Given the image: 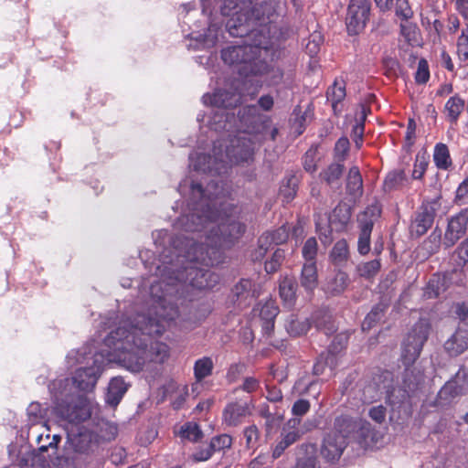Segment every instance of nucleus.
I'll return each mask as SVG.
<instances>
[{
    "mask_svg": "<svg viewBox=\"0 0 468 468\" xmlns=\"http://www.w3.org/2000/svg\"><path fill=\"white\" fill-rule=\"evenodd\" d=\"M381 267L380 261L376 259L357 266V271L361 277L370 279L377 275Z\"/></svg>",
    "mask_w": 468,
    "mask_h": 468,
    "instance_id": "45",
    "label": "nucleus"
},
{
    "mask_svg": "<svg viewBox=\"0 0 468 468\" xmlns=\"http://www.w3.org/2000/svg\"><path fill=\"white\" fill-rule=\"evenodd\" d=\"M312 320L318 331L330 335L336 331L333 315L327 310H318L312 315Z\"/></svg>",
    "mask_w": 468,
    "mask_h": 468,
    "instance_id": "21",
    "label": "nucleus"
},
{
    "mask_svg": "<svg viewBox=\"0 0 468 468\" xmlns=\"http://www.w3.org/2000/svg\"><path fill=\"white\" fill-rule=\"evenodd\" d=\"M27 412L29 417V420L32 422H38L39 420L45 419L47 410L44 409L40 403L32 402L27 407Z\"/></svg>",
    "mask_w": 468,
    "mask_h": 468,
    "instance_id": "51",
    "label": "nucleus"
},
{
    "mask_svg": "<svg viewBox=\"0 0 468 468\" xmlns=\"http://www.w3.org/2000/svg\"><path fill=\"white\" fill-rule=\"evenodd\" d=\"M68 378L52 381L48 388L54 399V411L62 420L69 423H80L90 417V409L82 396H74L68 387Z\"/></svg>",
    "mask_w": 468,
    "mask_h": 468,
    "instance_id": "6",
    "label": "nucleus"
},
{
    "mask_svg": "<svg viewBox=\"0 0 468 468\" xmlns=\"http://www.w3.org/2000/svg\"><path fill=\"white\" fill-rule=\"evenodd\" d=\"M337 366V357L330 352H323L316 359L313 367V374L320 376L324 374L325 368L329 367L331 369Z\"/></svg>",
    "mask_w": 468,
    "mask_h": 468,
    "instance_id": "34",
    "label": "nucleus"
},
{
    "mask_svg": "<svg viewBox=\"0 0 468 468\" xmlns=\"http://www.w3.org/2000/svg\"><path fill=\"white\" fill-rule=\"evenodd\" d=\"M344 169L345 166L342 163V160H339L329 165L320 173L319 176L321 180L324 181L327 185L332 186L340 180Z\"/></svg>",
    "mask_w": 468,
    "mask_h": 468,
    "instance_id": "29",
    "label": "nucleus"
},
{
    "mask_svg": "<svg viewBox=\"0 0 468 468\" xmlns=\"http://www.w3.org/2000/svg\"><path fill=\"white\" fill-rule=\"evenodd\" d=\"M370 9V0H350L346 17L349 35H357L365 28L369 20Z\"/></svg>",
    "mask_w": 468,
    "mask_h": 468,
    "instance_id": "8",
    "label": "nucleus"
},
{
    "mask_svg": "<svg viewBox=\"0 0 468 468\" xmlns=\"http://www.w3.org/2000/svg\"><path fill=\"white\" fill-rule=\"evenodd\" d=\"M350 217V208L346 205L338 206L333 211V218H341L342 224H346Z\"/></svg>",
    "mask_w": 468,
    "mask_h": 468,
    "instance_id": "63",
    "label": "nucleus"
},
{
    "mask_svg": "<svg viewBox=\"0 0 468 468\" xmlns=\"http://www.w3.org/2000/svg\"><path fill=\"white\" fill-rule=\"evenodd\" d=\"M284 3L282 1H263L252 5L251 2L244 0H224L221 14L229 16L226 27L230 36L244 37L252 35L260 38V32L265 33L271 38L272 24L276 23L284 12Z\"/></svg>",
    "mask_w": 468,
    "mask_h": 468,
    "instance_id": "3",
    "label": "nucleus"
},
{
    "mask_svg": "<svg viewBox=\"0 0 468 468\" xmlns=\"http://www.w3.org/2000/svg\"><path fill=\"white\" fill-rule=\"evenodd\" d=\"M310 408L311 404L307 399H300L293 403L292 413L295 417H302L310 410Z\"/></svg>",
    "mask_w": 468,
    "mask_h": 468,
    "instance_id": "62",
    "label": "nucleus"
},
{
    "mask_svg": "<svg viewBox=\"0 0 468 468\" xmlns=\"http://www.w3.org/2000/svg\"><path fill=\"white\" fill-rule=\"evenodd\" d=\"M429 165V156L425 154H418L415 158L413 170L411 174L412 179L420 180Z\"/></svg>",
    "mask_w": 468,
    "mask_h": 468,
    "instance_id": "44",
    "label": "nucleus"
},
{
    "mask_svg": "<svg viewBox=\"0 0 468 468\" xmlns=\"http://www.w3.org/2000/svg\"><path fill=\"white\" fill-rule=\"evenodd\" d=\"M145 318L139 316L137 324L123 321L105 338L110 347V360L132 372H140L147 363L163 364L169 357V347L163 342H150L154 335H145L140 326Z\"/></svg>",
    "mask_w": 468,
    "mask_h": 468,
    "instance_id": "2",
    "label": "nucleus"
},
{
    "mask_svg": "<svg viewBox=\"0 0 468 468\" xmlns=\"http://www.w3.org/2000/svg\"><path fill=\"white\" fill-rule=\"evenodd\" d=\"M213 369V361L208 356L197 359L194 366V374L197 380L200 381L211 375Z\"/></svg>",
    "mask_w": 468,
    "mask_h": 468,
    "instance_id": "40",
    "label": "nucleus"
},
{
    "mask_svg": "<svg viewBox=\"0 0 468 468\" xmlns=\"http://www.w3.org/2000/svg\"><path fill=\"white\" fill-rule=\"evenodd\" d=\"M254 148L251 138L243 134L232 142L231 147L227 150V154L231 161L245 162L252 156Z\"/></svg>",
    "mask_w": 468,
    "mask_h": 468,
    "instance_id": "12",
    "label": "nucleus"
},
{
    "mask_svg": "<svg viewBox=\"0 0 468 468\" xmlns=\"http://www.w3.org/2000/svg\"><path fill=\"white\" fill-rule=\"evenodd\" d=\"M284 251L281 249H277L270 261H267L265 262V271L268 272V273H273L275 271H278V269L280 268L282 262L284 260Z\"/></svg>",
    "mask_w": 468,
    "mask_h": 468,
    "instance_id": "50",
    "label": "nucleus"
},
{
    "mask_svg": "<svg viewBox=\"0 0 468 468\" xmlns=\"http://www.w3.org/2000/svg\"><path fill=\"white\" fill-rule=\"evenodd\" d=\"M300 282L301 285L306 291H313L314 288H316L318 284L316 261L304 262L302 269Z\"/></svg>",
    "mask_w": 468,
    "mask_h": 468,
    "instance_id": "25",
    "label": "nucleus"
},
{
    "mask_svg": "<svg viewBox=\"0 0 468 468\" xmlns=\"http://www.w3.org/2000/svg\"><path fill=\"white\" fill-rule=\"evenodd\" d=\"M261 64L263 66L261 72L252 73L251 76H261L269 85L280 84L283 78L282 70L271 65H269L263 56L261 58Z\"/></svg>",
    "mask_w": 468,
    "mask_h": 468,
    "instance_id": "27",
    "label": "nucleus"
},
{
    "mask_svg": "<svg viewBox=\"0 0 468 468\" xmlns=\"http://www.w3.org/2000/svg\"><path fill=\"white\" fill-rule=\"evenodd\" d=\"M323 39L319 33H314L310 36L309 40L305 46L307 53L313 57L317 54Z\"/></svg>",
    "mask_w": 468,
    "mask_h": 468,
    "instance_id": "59",
    "label": "nucleus"
},
{
    "mask_svg": "<svg viewBox=\"0 0 468 468\" xmlns=\"http://www.w3.org/2000/svg\"><path fill=\"white\" fill-rule=\"evenodd\" d=\"M381 214V207L378 203H374L366 207V209L359 215L358 222L360 228L368 227L372 230L375 222L379 218Z\"/></svg>",
    "mask_w": 468,
    "mask_h": 468,
    "instance_id": "30",
    "label": "nucleus"
},
{
    "mask_svg": "<svg viewBox=\"0 0 468 468\" xmlns=\"http://www.w3.org/2000/svg\"><path fill=\"white\" fill-rule=\"evenodd\" d=\"M247 37L250 43L228 47L221 51L223 61L242 77L261 72L263 67L261 58L268 53L269 48V36L265 33L260 32V38L252 35Z\"/></svg>",
    "mask_w": 468,
    "mask_h": 468,
    "instance_id": "5",
    "label": "nucleus"
},
{
    "mask_svg": "<svg viewBox=\"0 0 468 468\" xmlns=\"http://www.w3.org/2000/svg\"><path fill=\"white\" fill-rule=\"evenodd\" d=\"M182 433L192 441H197L202 437V431L196 423H186L182 427Z\"/></svg>",
    "mask_w": 468,
    "mask_h": 468,
    "instance_id": "54",
    "label": "nucleus"
},
{
    "mask_svg": "<svg viewBox=\"0 0 468 468\" xmlns=\"http://www.w3.org/2000/svg\"><path fill=\"white\" fill-rule=\"evenodd\" d=\"M289 238V230L285 226H282L272 232H267L261 236V242L263 244H282Z\"/></svg>",
    "mask_w": 468,
    "mask_h": 468,
    "instance_id": "37",
    "label": "nucleus"
},
{
    "mask_svg": "<svg viewBox=\"0 0 468 468\" xmlns=\"http://www.w3.org/2000/svg\"><path fill=\"white\" fill-rule=\"evenodd\" d=\"M467 224L468 208H463L449 219L442 240L443 245L446 248L453 246L465 234Z\"/></svg>",
    "mask_w": 468,
    "mask_h": 468,
    "instance_id": "11",
    "label": "nucleus"
},
{
    "mask_svg": "<svg viewBox=\"0 0 468 468\" xmlns=\"http://www.w3.org/2000/svg\"><path fill=\"white\" fill-rule=\"evenodd\" d=\"M139 316H144L145 322L140 323V326L145 328V335L160 336L165 330V323L175 321L179 316L177 307L159 297L156 303L153 305L146 316L144 314H137L133 321L128 323L137 324Z\"/></svg>",
    "mask_w": 468,
    "mask_h": 468,
    "instance_id": "7",
    "label": "nucleus"
},
{
    "mask_svg": "<svg viewBox=\"0 0 468 468\" xmlns=\"http://www.w3.org/2000/svg\"><path fill=\"white\" fill-rule=\"evenodd\" d=\"M300 421L301 420L298 418H293L288 420L287 426L292 430L291 431L287 430L286 428H283L282 439L273 449V458H279L285 451V449H287L290 445H292L301 438L303 432H301L300 430L296 429V426L300 424Z\"/></svg>",
    "mask_w": 468,
    "mask_h": 468,
    "instance_id": "14",
    "label": "nucleus"
},
{
    "mask_svg": "<svg viewBox=\"0 0 468 468\" xmlns=\"http://www.w3.org/2000/svg\"><path fill=\"white\" fill-rule=\"evenodd\" d=\"M346 441L335 433H328L324 439L321 454L329 462L338 460L342 455Z\"/></svg>",
    "mask_w": 468,
    "mask_h": 468,
    "instance_id": "16",
    "label": "nucleus"
},
{
    "mask_svg": "<svg viewBox=\"0 0 468 468\" xmlns=\"http://www.w3.org/2000/svg\"><path fill=\"white\" fill-rule=\"evenodd\" d=\"M387 306L383 303L374 306L362 323L363 331L370 330L378 322H379L383 318Z\"/></svg>",
    "mask_w": 468,
    "mask_h": 468,
    "instance_id": "38",
    "label": "nucleus"
},
{
    "mask_svg": "<svg viewBox=\"0 0 468 468\" xmlns=\"http://www.w3.org/2000/svg\"><path fill=\"white\" fill-rule=\"evenodd\" d=\"M279 313L278 307L274 302L269 301L265 303L260 310V317L262 322V330L270 335L274 329V319Z\"/></svg>",
    "mask_w": 468,
    "mask_h": 468,
    "instance_id": "23",
    "label": "nucleus"
},
{
    "mask_svg": "<svg viewBox=\"0 0 468 468\" xmlns=\"http://www.w3.org/2000/svg\"><path fill=\"white\" fill-rule=\"evenodd\" d=\"M250 414L247 402L235 401L229 403L223 411V420L228 426H237Z\"/></svg>",
    "mask_w": 468,
    "mask_h": 468,
    "instance_id": "18",
    "label": "nucleus"
},
{
    "mask_svg": "<svg viewBox=\"0 0 468 468\" xmlns=\"http://www.w3.org/2000/svg\"><path fill=\"white\" fill-rule=\"evenodd\" d=\"M455 202L459 205L468 204V174L456 190Z\"/></svg>",
    "mask_w": 468,
    "mask_h": 468,
    "instance_id": "60",
    "label": "nucleus"
},
{
    "mask_svg": "<svg viewBox=\"0 0 468 468\" xmlns=\"http://www.w3.org/2000/svg\"><path fill=\"white\" fill-rule=\"evenodd\" d=\"M371 229L367 226L361 228L357 241V250L361 255H366L370 250V235Z\"/></svg>",
    "mask_w": 468,
    "mask_h": 468,
    "instance_id": "48",
    "label": "nucleus"
},
{
    "mask_svg": "<svg viewBox=\"0 0 468 468\" xmlns=\"http://www.w3.org/2000/svg\"><path fill=\"white\" fill-rule=\"evenodd\" d=\"M431 324L426 319H420L409 332L402 346L401 361L405 366L402 373V383L399 396H395L394 390L388 391L387 400L391 405L401 404L408 398L414 396L424 383V374L420 367L415 365L422 347L429 337Z\"/></svg>",
    "mask_w": 468,
    "mask_h": 468,
    "instance_id": "4",
    "label": "nucleus"
},
{
    "mask_svg": "<svg viewBox=\"0 0 468 468\" xmlns=\"http://www.w3.org/2000/svg\"><path fill=\"white\" fill-rule=\"evenodd\" d=\"M100 377L99 367H89L79 368L72 377L71 382L82 391H91Z\"/></svg>",
    "mask_w": 468,
    "mask_h": 468,
    "instance_id": "15",
    "label": "nucleus"
},
{
    "mask_svg": "<svg viewBox=\"0 0 468 468\" xmlns=\"http://www.w3.org/2000/svg\"><path fill=\"white\" fill-rule=\"evenodd\" d=\"M430 79V71L428 62L421 58L418 63V69L415 74V80L419 84L426 83Z\"/></svg>",
    "mask_w": 468,
    "mask_h": 468,
    "instance_id": "55",
    "label": "nucleus"
},
{
    "mask_svg": "<svg viewBox=\"0 0 468 468\" xmlns=\"http://www.w3.org/2000/svg\"><path fill=\"white\" fill-rule=\"evenodd\" d=\"M127 388L128 386L122 377L112 378L108 387L107 402L112 406L118 405L127 391Z\"/></svg>",
    "mask_w": 468,
    "mask_h": 468,
    "instance_id": "24",
    "label": "nucleus"
},
{
    "mask_svg": "<svg viewBox=\"0 0 468 468\" xmlns=\"http://www.w3.org/2000/svg\"><path fill=\"white\" fill-rule=\"evenodd\" d=\"M302 254L305 262L315 261L317 255V241L315 238H309L302 249Z\"/></svg>",
    "mask_w": 468,
    "mask_h": 468,
    "instance_id": "49",
    "label": "nucleus"
},
{
    "mask_svg": "<svg viewBox=\"0 0 468 468\" xmlns=\"http://www.w3.org/2000/svg\"><path fill=\"white\" fill-rule=\"evenodd\" d=\"M210 448L215 452L230 448L232 444V438L228 434H221L211 439Z\"/></svg>",
    "mask_w": 468,
    "mask_h": 468,
    "instance_id": "52",
    "label": "nucleus"
},
{
    "mask_svg": "<svg viewBox=\"0 0 468 468\" xmlns=\"http://www.w3.org/2000/svg\"><path fill=\"white\" fill-rule=\"evenodd\" d=\"M253 282L249 279H241L232 289L233 294L239 299H247L254 297L255 292L252 290Z\"/></svg>",
    "mask_w": 468,
    "mask_h": 468,
    "instance_id": "43",
    "label": "nucleus"
},
{
    "mask_svg": "<svg viewBox=\"0 0 468 468\" xmlns=\"http://www.w3.org/2000/svg\"><path fill=\"white\" fill-rule=\"evenodd\" d=\"M395 13L397 16L403 20H408L413 15L408 0H396Z\"/></svg>",
    "mask_w": 468,
    "mask_h": 468,
    "instance_id": "56",
    "label": "nucleus"
},
{
    "mask_svg": "<svg viewBox=\"0 0 468 468\" xmlns=\"http://www.w3.org/2000/svg\"><path fill=\"white\" fill-rule=\"evenodd\" d=\"M440 199L441 196L437 195L431 200L422 203L420 211L417 214L416 218L410 227L412 236L420 237L431 227L436 213L441 208Z\"/></svg>",
    "mask_w": 468,
    "mask_h": 468,
    "instance_id": "9",
    "label": "nucleus"
},
{
    "mask_svg": "<svg viewBox=\"0 0 468 468\" xmlns=\"http://www.w3.org/2000/svg\"><path fill=\"white\" fill-rule=\"evenodd\" d=\"M468 391V370L461 367L455 376L447 381L438 393L440 400L451 402L457 397L466 394Z\"/></svg>",
    "mask_w": 468,
    "mask_h": 468,
    "instance_id": "10",
    "label": "nucleus"
},
{
    "mask_svg": "<svg viewBox=\"0 0 468 468\" xmlns=\"http://www.w3.org/2000/svg\"><path fill=\"white\" fill-rule=\"evenodd\" d=\"M348 342V335L345 333L336 335L333 342L329 346L327 352L336 356L344 348H346Z\"/></svg>",
    "mask_w": 468,
    "mask_h": 468,
    "instance_id": "53",
    "label": "nucleus"
},
{
    "mask_svg": "<svg viewBox=\"0 0 468 468\" xmlns=\"http://www.w3.org/2000/svg\"><path fill=\"white\" fill-rule=\"evenodd\" d=\"M356 423L352 417L348 415H340L335 419L334 431L338 437L346 439L356 431Z\"/></svg>",
    "mask_w": 468,
    "mask_h": 468,
    "instance_id": "22",
    "label": "nucleus"
},
{
    "mask_svg": "<svg viewBox=\"0 0 468 468\" xmlns=\"http://www.w3.org/2000/svg\"><path fill=\"white\" fill-rule=\"evenodd\" d=\"M450 280L449 274H433L426 285L425 295L428 298L439 297L448 289Z\"/></svg>",
    "mask_w": 468,
    "mask_h": 468,
    "instance_id": "20",
    "label": "nucleus"
},
{
    "mask_svg": "<svg viewBox=\"0 0 468 468\" xmlns=\"http://www.w3.org/2000/svg\"><path fill=\"white\" fill-rule=\"evenodd\" d=\"M218 277L209 270L200 269L197 271L192 284L199 289L210 288L218 282Z\"/></svg>",
    "mask_w": 468,
    "mask_h": 468,
    "instance_id": "36",
    "label": "nucleus"
},
{
    "mask_svg": "<svg viewBox=\"0 0 468 468\" xmlns=\"http://www.w3.org/2000/svg\"><path fill=\"white\" fill-rule=\"evenodd\" d=\"M457 54L461 62L464 63L462 65L465 69L466 74H468V36L462 34L457 41Z\"/></svg>",
    "mask_w": 468,
    "mask_h": 468,
    "instance_id": "46",
    "label": "nucleus"
},
{
    "mask_svg": "<svg viewBox=\"0 0 468 468\" xmlns=\"http://www.w3.org/2000/svg\"><path fill=\"white\" fill-rule=\"evenodd\" d=\"M186 232H197L209 228L205 242L197 243L193 239L186 238L187 247L185 257L192 263H200L206 267L215 266L222 261V250L233 246L245 232L246 227L235 218H215L212 213L199 215L192 213L182 216L177 220Z\"/></svg>",
    "mask_w": 468,
    "mask_h": 468,
    "instance_id": "1",
    "label": "nucleus"
},
{
    "mask_svg": "<svg viewBox=\"0 0 468 468\" xmlns=\"http://www.w3.org/2000/svg\"><path fill=\"white\" fill-rule=\"evenodd\" d=\"M441 241V230L435 229L431 234L429 236L428 239L425 241V246L428 247V250L431 253H433L438 250L440 248V244Z\"/></svg>",
    "mask_w": 468,
    "mask_h": 468,
    "instance_id": "58",
    "label": "nucleus"
},
{
    "mask_svg": "<svg viewBox=\"0 0 468 468\" xmlns=\"http://www.w3.org/2000/svg\"><path fill=\"white\" fill-rule=\"evenodd\" d=\"M370 419L378 424H382L386 420L387 408L383 405L373 406L368 410Z\"/></svg>",
    "mask_w": 468,
    "mask_h": 468,
    "instance_id": "57",
    "label": "nucleus"
},
{
    "mask_svg": "<svg viewBox=\"0 0 468 468\" xmlns=\"http://www.w3.org/2000/svg\"><path fill=\"white\" fill-rule=\"evenodd\" d=\"M248 448H253L259 440L260 432L256 425H250L244 430Z\"/></svg>",
    "mask_w": 468,
    "mask_h": 468,
    "instance_id": "61",
    "label": "nucleus"
},
{
    "mask_svg": "<svg viewBox=\"0 0 468 468\" xmlns=\"http://www.w3.org/2000/svg\"><path fill=\"white\" fill-rule=\"evenodd\" d=\"M284 326L290 335L300 336L307 333L311 324L308 319L300 321L296 314H291L285 320Z\"/></svg>",
    "mask_w": 468,
    "mask_h": 468,
    "instance_id": "28",
    "label": "nucleus"
},
{
    "mask_svg": "<svg viewBox=\"0 0 468 468\" xmlns=\"http://www.w3.org/2000/svg\"><path fill=\"white\" fill-rule=\"evenodd\" d=\"M296 288V283L288 278L283 279L280 283V295L289 305L292 304L295 299Z\"/></svg>",
    "mask_w": 468,
    "mask_h": 468,
    "instance_id": "41",
    "label": "nucleus"
},
{
    "mask_svg": "<svg viewBox=\"0 0 468 468\" xmlns=\"http://www.w3.org/2000/svg\"><path fill=\"white\" fill-rule=\"evenodd\" d=\"M348 285V275L344 271H337L329 276L324 285L325 293L331 296L341 294Z\"/></svg>",
    "mask_w": 468,
    "mask_h": 468,
    "instance_id": "19",
    "label": "nucleus"
},
{
    "mask_svg": "<svg viewBox=\"0 0 468 468\" xmlns=\"http://www.w3.org/2000/svg\"><path fill=\"white\" fill-rule=\"evenodd\" d=\"M346 189L350 195L361 196L363 193V180L359 169L353 166L349 169L346 179Z\"/></svg>",
    "mask_w": 468,
    "mask_h": 468,
    "instance_id": "31",
    "label": "nucleus"
},
{
    "mask_svg": "<svg viewBox=\"0 0 468 468\" xmlns=\"http://www.w3.org/2000/svg\"><path fill=\"white\" fill-rule=\"evenodd\" d=\"M330 258L335 265L340 266L347 261L349 258V249L346 239H340L334 245Z\"/></svg>",
    "mask_w": 468,
    "mask_h": 468,
    "instance_id": "33",
    "label": "nucleus"
},
{
    "mask_svg": "<svg viewBox=\"0 0 468 468\" xmlns=\"http://www.w3.org/2000/svg\"><path fill=\"white\" fill-rule=\"evenodd\" d=\"M464 108V101L458 96L451 97L445 104V111L452 122H456Z\"/></svg>",
    "mask_w": 468,
    "mask_h": 468,
    "instance_id": "42",
    "label": "nucleus"
},
{
    "mask_svg": "<svg viewBox=\"0 0 468 468\" xmlns=\"http://www.w3.org/2000/svg\"><path fill=\"white\" fill-rule=\"evenodd\" d=\"M410 184V179L407 177L403 170H394L388 173L384 180L383 188L386 192L393 190L403 189Z\"/></svg>",
    "mask_w": 468,
    "mask_h": 468,
    "instance_id": "26",
    "label": "nucleus"
},
{
    "mask_svg": "<svg viewBox=\"0 0 468 468\" xmlns=\"http://www.w3.org/2000/svg\"><path fill=\"white\" fill-rule=\"evenodd\" d=\"M346 97V87L344 83L335 81L326 91L327 101L331 102V106L335 112H337L338 103Z\"/></svg>",
    "mask_w": 468,
    "mask_h": 468,
    "instance_id": "35",
    "label": "nucleus"
},
{
    "mask_svg": "<svg viewBox=\"0 0 468 468\" xmlns=\"http://www.w3.org/2000/svg\"><path fill=\"white\" fill-rule=\"evenodd\" d=\"M204 102L218 108H235L240 104L241 96L238 91L217 90L212 95H205Z\"/></svg>",
    "mask_w": 468,
    "mask_h": 468,
    "instance_id": "13",
    "label": "nucleus"
},
{
    "mask_svg": "<svg viewBox=\"0 0 468 468\" xmlns=\"http://www.w3.org/2000/svg\"><path fill=\"white\" fill-rule=\"evenodd\" d=\"M444 348L451 356H457L468 348V328L458 327L444 343Z\"/></svg>",
    "mask_w": 468,
    "mask_h": 468,
    "instance_id": "17",
    "label": "nucleus"
},
{
    "mask_svg": "<svg viewBox=\"0 0 468 468\" xmlns=\"http://www.w3.org/2000/svg\"><path fill=\"white\" fill-rule=\"evenodd\" d=\"M317 146L310 147L303 155V168L309 173H314L317 169Z\"/></svg>",
    "mask_w": 468,
    "mask_h": 468,
    "instance_id": "47",
    "label": "nucleus"
},
{
    "mask_svg": "<svg viewBox=\"0 0 468 468\" xmlns=\"http://www.w3.org/2000/svg\"><path fill=\"white\" fill-rule=\"evenodd\" d=\"M433 161L440 169H448L452 162L451 159L448 146L445 144L439 143L435 145L433 153Z\"/></svg>",
    "mask_w": 468,
    "mask_h": 468,
    "instance_id": "32",
    "label": "nucleus"
},
{
    "mask_svg": "<svg viewBox=\"0 0 468 468\" xmlns=\"http://www.w3.org/2000/svg\"><path fill=\"white\" fill-rule=\"evenodd\" d=\"M298 184L299 179L296 176L292 175L286 177L280 188V193L284 198V201L290 202L294 198L298 189Z\"/></svg>",
    "mask_w": 468,
    "mask_h": 468,
    "instance_id": "39",
    "label": "nucleus"
},
{
    "mask_svg": "<svg viewBox=\"0 0 468 468\" xmlns=\"http://www.w3.org/2000/svg\"><path fill=\"white\" fill-rule=\"evenodd\" d=\"M455 253L463 263L468 262V237L458 246Z\"/></svg>",
    "mask_w": 468,
    "mask_h": 468,
    "instance_id": "64",
    "label": "nucleus"
}]
</instances>
